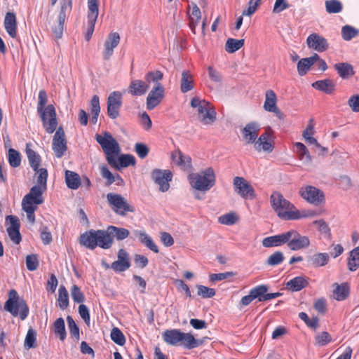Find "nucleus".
<instances>
[{
    "instance_id": "1",
    "label": "nucleus",
    "mask_w": 359,
    "mask_h": 359,
    "mask_svg": "<svg viewBox=\"0 0 359 359\" xmlns=\"http://www.w3.org/2000/svg\"><path fill=\"white\" fill-rule=\"evenodd\" d=\"M48 102V96L44 90L39 92L37 113L39 114L46 133L51 134L57 126V114L53 104L46 106Z\"/></svg>"
},
{
    "instance_id": "2",
    "label": "nucleus",
    "mask_w": 359,
    "mask_h": 359,
    "mask_svg": "<svg viewBox=\"0 0 359 359\" xmlns=\"http://www.w3.org/2000/svg\"><path fill=\"white\" fill-rule=\"evenodd\" d=\"M271 206L278 217L284 220L299 219V210L282 194L274 192L270 197Z\"/></svg>"
},
{
    "instance_id": "3",
    "label": "nucleus",
    "mask_w": 359,
    "mask_h": 359,
    "mask_svg": "<svg viewBox=\"0 0 359 359\" xmlns=\"http://www.w3.org/2000/svg\"><path fill=\"white\" fill-rule=\"evenodd\" d=\"M162 338L167 344L182 346L187 349H192L202 344L191 334L182 332L177 329L165 330L162 333Z\"/></svg>"
},
{
    "instance_id": "4",
    "label": "nucleus",
    "mask_w": 359,
    "mask_h": 359,
    "mask_svg": "<svg viewBox=\"0 0 359 359\" xmlns=\"http://www.w3.org/2000/svg\"><path fill=\"white\" fill-rule=\"evenodd\" d=\"M191 188L206 192L215 185L216 176L212 168L209 167L199 172H192L188 175Z\"/></svg>"
},
{
    "instance_id": "5",
    "label": "nucleus",
    "mask_w": 359,
    "mask_h": 359,
    "mask_svg": "<svg viewBox=\"0 0 359 359\" xmlns=\"http://www.w3.org/2000/svg\"><path fill=\"white\" fill-rule=\"evenodd\" d=\"M97 142L101 146L106 156V160L111 166H116V157L121 152V148L115 138L108 132L95 135Z\"/></svg>"
},
{
    "instance_id": "6",
    "label": "nucleus",
    "mask_w": 359,
    "mask_h": 359,
    "mask_svg": "<svg viewBox=\"0 0 359 359\" xmlns=\"http://www.w3.org/2000/svg\"><path fill=\"white\" fill-rule=\"evenodd\" d=\"M43 189L40 187H32L22 201V210L26 212L27 220L32 224L35 223L34 212L37 205L43 203Z\"/></svg>"
},
{
    "instance_id": "7",
    "label": "nucleus",
    "mask_w": 359,
    "mask_h": 359,
    "mask_svg": "<svg viewBox=\"0 0 359 359\" xmlns=\"http://www.w3.org/2000/svg\"><path fill=\"white\" fill-rule=\"evenodd\" d=\"M43 189L40 187H32L22 201V210L26 212L27 220L32 224L35 223L34 212L37 205L43 203Z\"/></svg>"
},
{
    "instance_id": "8",
    "label": "nucleus",
    "mask_w": 359,
    "mask_h": 359,
    "mask_svg": "<svg viewBox=\"0 0 359 359\" xmlns=\"http://www.w3.org/2000/svg\"><path fill=\"white\" fill-rule=\"evenodd\" d=\"M4 309L9 312L13 316H19L22 320H24L29 314V307L22 298H20L14 289L8 292V298L4 304Z\"/></svg>"
},
{
    "instance_id": "9",
    "label": "nucleus",
    "mask_w": 359,
    "mask_h": 359,
    "mask_svg": "<svg viewBox=\"0 0 359 359\" xmlns=\"http://www.w3.org/2000/svg\"><path fill=\"white\" fill-rule=\"evenodd\" d=\"M268 287L265 285H259L252 288L249 294L243 297L239 302L241 307L248 306L253 300L257 299L258 302H265L277 298L281 295L280 292L267 293Z\"/></svg>"
},
{
    "instance_id": "10",
    "label": "nucleus",
    "mask_w": 359,
    "mask_h": 359,
    "mask_svg": "<svg viewBox=\"0 0 359 359\" xmlns=\"http://www.w3.org/2000/svg\"><path fill=\"white\" fill-rule=\"evenodd\" d=\"M191 106L197 108L198 114L203 123L209 125L215 121L216 111L210 102L195 97L191 99Z\"/></svg>"
},
{
    "instance_id": "11",
    "label": "nucleus",
    "mask_w": 359,
    "mask_h": 359,
    "mask_svg": "<svg viewBox=\"0 0 359 359\" xmlns=\"http://www.w3.org/2000/svg\"><path fill=\"white\" fill-rule=\"evenodd\" d=\"M72 9V0H62L60 11L56 20H49L48 23L53 34L56 39H60L63 34L64 25L67 18V13H69Z\"/></svg>"
},
{
    "instance_id": "12",
    "label": "nucleus",
    "mask_w": 359,
    "mask_h": 359,
    "mask_svg": "<svg viewBox=\"0 0 359 359\" xmlns=\"http://www.w3.org/2000/svg\"><path fill=\"white\" fill-rule=\"evenodd\" d=\"M107 199L109 205L117 215L125 216L128 212H135V208L130 205L127 200L120 194L108 193Z\"/></svg>"
},
{
    "instance_id": "13",
    "label": "nucleus",
    "mask_w": 359,
    "mask_h": 359,
    "mask_svg": "<svg viewBox=\"0 0 359 359\" xmlns=\"http://www.w3.org/2000/svg\"><path fill=\"white\" fill-rule=\"evenodd\" d=\"M299 195L306 202L313 205H320L325 202V194L320 189L311 185L300 188Z\"/></svg>"
},
{
    "instance_id": "14",
    "label": "nucleus",
    "mask_w": 359,
    "mask_h": 359,
    "mask_svg": "<svg viewBox=\"0 0 359 359\" xmlns=\"http://www.w3.org/2000/svg\"><path fill=\"white\" fill-rule=\"evenodd\" d=\"M311 245L310 239L306 236L301 235L296 230L287 231V245L292 251L308 248Z\"/></svg>"
},
{
    "instance_id": "15",
    "label": "nucleus",
    "mask_w": 359,
    "mask_h": 359,
    "mask_svg": "<svg viewBox=\"0 0 359 359\" xmlns=\"http://www.w3.org/2000/svg\"><path fill=\"white\" fill-rule=\"evenodd\" d=\"M235 192L245 200L255 198V191L251 184L242 177H235L233 180Z\"/></svg>"
},
{
    "instance_id": "16",
    "label": "nucleus",
    "mask_w": 359,
    "mask_h": 359,
    "mask_svg": "<svg viewBox=\"0 0 359 359\" xmlns=\"http://www.w3.org/2000/svg\"><path fill=\"white\" fill-rule=\"evenodd\" d=\"M87 29L85 34L86 41H89L93 34L95 25L99 14L98 0H88Z\"/></svg>"
},
{
    "instance_id": "17",
    "label": "nucleus",
    "mask_w": 359,
    "mask_h": 359,
    "mask_svg": "<svg viewBox=\"0 0 359 359\" xmlns=\"http://www.w3.org/2000/svg\"><path fill=\"white\" fill-rule=\"evenodd\" d=\"M122 106V94L119 91H113L107 98V115L111 119L119 116Z\"/></svg>"
},
{
    "instance_id": "18",
    "label": "nucleus",
    "mask_w": 359,
    "mask_h": 359,
    "mask_svg": "<svg viewBox=\"0 0 359 359\" xmlns=\"http://www.w3.org/2000/svg\"><path fill=\"white\" fill-rule=\"evenodd\" d=\"M165 96V88L161 83H156L149 93L147 97V109L152 110L157 107Z\"/></svg>"
},
{
    "instance_id": "19",
    "label": "nucleus",
    "mask_w": 359,
    "mask_h": 359,
    "mask_svg": "<svg viewBox=\"0 0 359 359\" xmlns=\"http://www.w3.org/2000/svg\"><path fill=\"white\" fill-rule=\"evenodd\" d=\"M151 177L155 183L158 184L159 189L163 191H167L170 188L169 182L172 179V173L168 170H154L151 173Z\"/></svg>"
},
{
    "instance_id": "20",
    "label": "nucleus",
    "mask_w": 359,
    "mask_h": 359,
    "mask_svg": "<svg viewBox=\"0 0 359 359\" xmlns=\"http://www.w3.org/2000/svg\"><path fill=\"white\" fill-rule=\"evenodd\" d=\"M67 149V141L64 130L62 127H59L53 138V150L57 158H61L64 156Z\"/></svg>"
},
{
    "instance_id": "21",
    "label": "nucleus",
    "mask_w": 359,
    "mask_h": 359,
    "mask_svg": "<svg viewBox=\"0 0 359 359\" xmlns=\"http://www.w3.org/2000/svg\"><path fill=\"white\" fill-rule=\"evenodd\" d=\"M263 107L265 111L274 113L279 119H284L285 115L277 106V96L273 90L266 91Z\"/></svg>"
},
{
    "instance_id": "22",
    "label": "nucleus",
    "mask_w": 359,
    "mask_h": 359,
    "mask_svg": "<svg viewBox=\"0 0 359 359\" xmlns=\"http://www.w3.org/2000/svg\"><path fill=\"white\" fill-rule=\"evenodd\" d=\"M120 40V34L118 32H112L107 35L104 43V49L102 51L104 60H108L111 58L114 54V50L119 44Z\"/></svg>"
},
{
    "instance_id": "23",
    "label": "nucleus",
    "mask_w": 359,
    "mask_h": 359,
    "mask_svg": "<svg viewBox=\"0 0 359 359\" xmlns=\"http://www.w3.org/2000/svg\"><path fill=\"white\" fill-rule=\"evenodd\" d=\"M255 148L257 151H264L271 152L274 148L273 141L272 140V130L270 128L265 130L258 140L255 143Z\"/></svg>"
},
{
    "instance_id": "24",
    "label": "nucleus",
    "mask_w": 359,
    "mask_h": 359,
    "mask_svg": "<svg viewBox=\"0 0 359 359\" xmlns=\"http://www.w3.org/2000/svg\"><path fill=\"white\" fill-rule=\"evenodd\" d=\"M306 43L309 48L319 53L325 52L329 48L327 40L316 33H312L307 37Z\"/></svg>"
},
{
    "instance_id": "25",
    "label": "nucleus",
    "mask_w": 359,
    "mask_h": 359,
    "mask_svg": "<svg viewBox=\"0 0 359 359\" xmlns=\"http://www.w3.org/2000/svg\"><path fill=\"white\" fill-rule=\"evenodd\" d=\"M171 159L176 165L184 171L192 169L191 158L189 155L184 154L179 149L172 151Z\"/></svg>"
},
{
    "instance_id": "26",
    "label": "nucleus",
    "mask_w": 359,
    "mask_h": 359,
    "mask_svg": "<svg viewBox=\"0 0 359 359\" xmlns=\"http://www.w3.org/2000/svg\"><path fill=\"white\" fill-rule=\"evenodd\" d=\"M129 254L123 249H120L117 255V260L112 262L111 268L116 273L128 270L130 267Z\"/></svg>"
},
{
    "instance_id": "27",
    "label": "nucleus",
    "mask_w": 359,
    "mask_h": 359,
    "mask_svg": "<svg viewBox=\"0 0 359 359\" xmlns=\"http://www.w3.org/2000/svg\"><path fill=\"white\" fill-rule=\"evenodd\" d=\"M189 26L192 33L196 34V27L198 25L201 20V12L195 3H192L191 6H189Z\"/></svg>"
},
{
    "instance_id": "28",
    "label": "nucleus",
    "mask_w": 359,
    "mask_h": 359,
    "mask_svg": "<svg viewBox=\"0 0 359 359\" xmlns=\"http://www.w3.org/2000/svg\"><path fill=\"white\" fill-rule=\"evenodd\" d=\"M81 245L94 250L97 246V230H89L82 233L79 238Z\"/></svg>"
},
{
    "instance_id": "29",
    "label": "nucleus",
    "mask_w": 359,
    "mask_h": 359,
    "mask_svg": "<svg viewBox=\"0 0 359 359\" xmlns=\"http://www.w3.org/2000/svg\"><path fill=\"white\" fill-rule=\"evenodd\" d=\"M259 130V126L257 123L255 122L248 123L242 130L244 140L248 143H255Z\"/></svg>"
},
{
    "instance_id": "30",
    "label": "nucleus",
    "mask_w": 359,
    "mask_h": 359,
    "mask_svg": "<svg viewBox=\"0 0 359 359\" xmlns=\"http://www.w3.org/2000/svg\"><path fill=\"white\" fill-rule=\"evenodd\" d=\"M287 244V231L282 233L271 236L262 240V245L265 248L279 247Z\"/></svg>"
},
{
    "instance_id": "31",
    "label": "nucleus",
    "mask_w": 359,
    "mask_h": 359,
    "mask_svg": "<svg viewBox=\"0 0 359 359\" xmlns=\"http://www.w3.org/2000/svg\"><path fill=\"white\" fill-rule=\"evenodd\" d=\"M330 261V255L327 252H317L307 258L308 264L313 268L325 266Z\"/></svg>"
},
{
    "instance_id": "32",
    "label": "nucleus",
    "mask_w": 359,
    "mask_h": 359,
    "mask_svg": "<svg viewBox=\"0 0 359 359\" xmlns=\"http://www.w3.org/2000/svg\"><path fill=\"white\" fill-rule=\"evenodd\" d=\"M149 88V86L145 81L140 79L131 81L128 93L133 96H140L144 95Z\"/></svg>"
},
{
    "instance_id": "33",
    "label": "nucleus",
    "mask_w": 359,
    "mask_h": 359,
    "mask_svg": "<svg viewBox=\"0 0 359 359\" xmlns=\"http://www.w3.org/2000/svg\"><path fill=\"white\" fill-rule=\"evenodd\" d=\"M97 246L103 249H109L113 243V238L109 232V227L104 230H97Z\"/></svg>"
},
{
    "instance_id": "34",
    "label": "nucleus",
    "mask_w": 359,
    "mask_h": 359,
    "mask_svg": "<svg viewBox=\"0 0 359 359\" xmlns=\"http://www.w3.org/2000/svg\"><path fill=\"white\" fill-rule=\"evenodd\" d=\"M4 27L12 38H15L17 36V20L15 14L13 12H8L6 13L4 19Z\"/></svg>"
},
{
    "instance_id": "35",
    "label": "nucleus",
    "mask_w": 359,
    "mask_h": 359,
    "mask_svg": "<svg viewBox=\"0 0 359 359\" xmlns=\"http://www.w3.org/2000/svg\"><path fill=\"white\" fill-rule=\"evenodd\" d=\"M318 59V55L317 53H314L309 57L301 59L297 63V72L299 75L301 76H304Z\"/></svg>"
},
{
    "instance_id": "36",
    "label": "nucleus",
    "mask_w": 359,
    "mask_h": 359,
    "mask_svg": "<svg viewBox=\"0 0 359 359\" xmlns=\"http://www.w3.org/2000/svg\"><path fill=\"white\" fill-rule=\"evenodd\" d=\"M334 68L343 79H348L355 74L353 67L348 62L336 63Z\"/></svg>"
},
{
    "instance_id": "37",
    "label": "nucleus",
    "mask_w": 359,
    "mask_h": 359,
    "mask_svg": "<svg viewBox=\"0 0 359 359\" xmlns=\"http://www.w3.org/2000/svg\"><path fill=\"white\" fill-rule=\"evenodd\" d=\"M312 87L328 95L333 93L335 90V84L330 79L316 81L312 83Z\"/></svg>"
},
{
    "instance_id": "38",
    "label": "nucleus",
    "mask_w": 359,
    "mask_h": 359,
    "mask_svg": "<svg viewBox=\"0 0 359 359\" xmlns=\"http://www.w3.org/2000/svg\"><path fill=\"white\" fill-rule=\"evenodd\" d=\"M333 297L337 301H344L349 295V286L346 283L341 284L334 283L333 285Z\"/></svg>"
},
{
    "instance_id": "39",
    "label": "nucleus",
    "mask_w": 359,
    "mask_h": 359,
    "mask_svg": "<svg viewBox=\"0 0 359 359\" xmlns=\"http://www.w3.org/2000/svg\"><path fill=\"white\" fill-rule=\"evenodd\" d=\"M194 88V79L189 71H183L182 73L181 91L184 93L190 91Z\"/></svg>"
},
{
    "instance_id": "40",
    "label": "nucleus",
    "mask_w": 359,
    "mask_h": 359,
    "mask_svg": "<svg viewBox=\"0 0 359 359\" xmlns=\"http://www.w3.org/2000/svg\"><path fill=\"white\" fill-rule=\"evenodd\" d=\"M65 182L67 187L72 189H77L81 185L80 176L73 171L65 172Z\"/></svg>"
},
{
    "instance_id": "41",
    "label": "nucleus",
    "mask_w": 359,
    "mask_h": 359,
    "mask_svg": "<svg viewBox=\"0 0 359 359\" xmlns=\"http://www.w3.org/2000/svg\"><path fill=\"white\" fill-rule=\"evenodd\" d=\"M135 234L138 236L140 241L147 248L155 253L158 252V247L154 243L152 238L144 231H135Z\"/></svg>"
},
{
    "instance_id": "42",
    "label": "nucleus",
    "mask_w": 359,
    "mask_h": 359,
    "mask_svg": "<svg viewBox=\"0 0 359 359\" xmlns=\"http://www.w3.org/2000/svg\"><path fill=\"white\" fill-rule=\"evenodd\" d=\"M308 281L302 276L295 277L287 283V287L292 291H300L307 286Z\"/></svg>"
},
{
    "instance_id": "43",
    "label": "nucleus",
    "mask_w": 359,
    "mask_h": 359,
    "mask_svg": "<svg viewBox=\"0 0 359 359\" xmlns=\"http://www.w3.org/2000/svg\"><path fill=\"white\" fill-rule=\"evenodd\" d=\"M347 266L351 271H355L359 268V245L349 252Z\"/></svg>"
},
{
    "instance_id": "44",
    "label": "nucleus",
    "mask_w": 359,
    "mask_h": 359,
    "mask_svg": "<svg viewBox=\"0 0 359 359\" xmlns=\"http://www.w3.org/2000/svg\"><path fill=\"white\" fill-rule=\"evenodd\" d=\"M117 164L116 166H112L116 169H120V168H126L130 165H135L136 161L135 158L130 154H121L116 157Z\"/></svg>"
},
{
    "instance_id": "45",
    "label": "nucleus",
    "mask_w": 359,
    "mask_h": 359,
    "mask_svg": "<svg viewBox=\"0 0 359 359\" xmlns=\"http://www.w3.org/2000/svg\"><path fill=\"white\" fill-rule=\"evenodd\" d=\"M299 158L305 163H310L312 161L311 156L306 147L301 142L294 144Z\"/></svg>"
},
{
    "instance_id": "46",
    "label": "nucleus",
    "mask_w": 359,
    "mask_h": 359,
    "mask_svg": "<svg viewBox=\"0 0 359 359\" xmlns=\"http://www.w3.org/2000/svg\"><path fill=\"white\" fill-rule=\"evenodd\" d=\"M100 112V99L97 95H93L90 100V113L92 114L91 122L95 124L97 122Z\"/></svg>"
},
{
    "instance_id": "47",
    "label": "nucleus",
    "mask_w": 359,
    "mask_h": 359,
    "mask_svg": "<svg viewBox=\"0 0 359 359\" xmlns=\"http://www.w3.org/2000/svg\"><path fill=\"white\" fill-rule=\"evenodd\" d=\"M244 39H228L225 44V50L229 53H233L244 46Z\"/></svg>"
},
{
    "instance_id": "48",
    "label": "nucleus",
    "mask_w": 359,
    "mask_h": 359,
    "mask_svg": "<svg viewBox=\"0 0 359 359\" xmlns=\"http://www.w3.org/2000/svg\"><path fill=\"white\" fill-rule=\"evenodd\" d=\"M24 346L26 349L34 348L37 346L36 332L32 327H30L27 332Z\"/></svg>"
},
{
    "instance_id": "49",
    "label": "nucleus",
    "mask_w": 359,
    "mask_h": 359,
    "mask_svg": "<svg viewBox=\"0 0 359 359\" xmlns=\"http://www.w3.org/2000/svg\"><path fill=\"white\" fill-rule=\"evenodd\" d=\"M26 154L29 160L30 166L34 170H36L39 168L41 163V157L34 150L27 148Z\"/></svg>"
},
{
    "instance_id": "50",
    "label": "nucleus",
    "mask_w": 359,
    "mask_h": 359,
    "mask_svg": "<svg viewBox=\"0 0 359 359\" xmlns=\"http://www.w3.org/2000/svg\"><path fill=\"white\" fill-rule=\"evenodd\" d=\"M53 327L55 334L57 336H58L61 341H64L66 338V331L64 319L62 318H57L53 324Z\"/></svg>"
},
{
    "instance_id": "51",
    "label": "nucleus",
    "mask_w": 359,
    "mask_h": 359,
    "mask_svg": "<svg viewBox=\"0 0 359 359\" xmlns=\"http://www.w3.org/2000/svg\"><path fill=\"white\" fill-rule=\"evenodd\" d=\"M57 302L59 307L62 310L66 309L69 306L68 292L63 285L59 288Z\"/></svg>"
},
{
    "instance_id": "52",
    "label": "nucleus",
    "mask_w": 359,
    "mask_h": 359,
    "mask_svg": "<svg viewBox=\"0 0 359 359\" xmlns=\"http://www.w3.org/2000/svg\"><path fill=\"white\" fill-rule=\"evenodd\" d=\"M36 174L37 175V184L35 187H40L42 188L43 191L46 189L47 186V178H48V171L46 168H37L36 170H34Z\"/></svg>"
},
{
    "instance_id": "53",
    "label": "nucleus",
    "mask_w": 359,
    "mask_h": 359,
    "mask_svg": "<svg viewBox=\"0 0 359 359\" xmlns=\"http://www.w3.org/2000/svg\"><path fill=\"white\" fill-rule=\"evenodd\" d=\"M163 78V74L160 70L151 71L146 74L144 76L145 82L149 85L151 83L156 85V83H161L159 81Z\"/></svg>"
},
{
    "instance_id": "54",
    "label": "nucleus",
    "mask_w": 359,
    "mask_h": 359,
    "mask_svg": "<svg viewBox=\"0 0 359 359\" xmlns=\"http://www.w3.org/2000/svg\"><path fill=\"white\" fill-rule=\"evenodd\" d=\"M109 232L111 233L112 238L115 237L117 240L122 241L126 238L130 231L124 228L116 227L114 226H109Z\"/></svg>"
},
{
    "instance_id": "55",
    "label": "nucleus",
    "mask_w": 359,
    "mask_h": 359,
    "mask_svg": "<svg viewBox=\"0 0 359 359\" xmlns=\"http://www.w3.org/2000/svg\"><path fill=\"white\" fill-rule=\"evenodd\" d=\"M325 4L328 13H339L343 8L342 4L339 0H327Z\"/></svg>"
},
{
    "instance_id": "56",
    "label": "nucleus",
    "mask_w": 359,
    "mask_h": 359,
    "mask_svg": "<svg viewBox=\"0 0 359 359\" xmlns=\"http://www.w3.org/2000/svg\"><path fill=\"white\" fill-rule=\"evenodd\" d=\"M239 219L238 216L233 212L224 214L218 218V221L222 224L233 225Z\"/></svg>"
},
{
    "instance_id": "57",
    "label": "nucleus",
    "mask_w": 359,
    "mask_h": 359,
    "mask_svg": "<svg viewBox=\"0 0 359 359\" xmlns=\"http://www.w3.org/2000/svg\"><path fill=\"white\" fill-rule=\"evenodd\" d=\"M8 159L9 164L13 168H17L20 165L21 158L20 154L14 149H10L8 150Z\"/></svg>"
},
{
    "instance_id": "58",
    "label": "nucleus",
    "mask_w": 359,
    "mask_h": 359,
    "mask_svg": "<svg viewBox=\"0 0 359 359\" xmlns=\"http://www.w3.org/2000/svg\"><path fill=\"white\" fill-rule=\"evenodd\" d=\"M313 224L317 226L318 231L325 235L327 238L330 239L332 237L331 230L328 224L323 219L316 220L313 222Z\"/></svg>"
},
{
    "instance_id": "59",
    "label": "nucleus",
    "mask_w": 359,
    "mask_h": 359,
    "mask_svg": "<svg viewBox=\"0 0 359 359\" xmlns=\"http://www.w3.org/2000/svg\"><path fill=\"white\" fill-rule=\"evenodd\" d=\"M111 340L119 346H123L126 343V338L123 332L118 327H114L111 331Z\"/></svg>"
},
{
    "instance_id": "60",
    "label": "nucleus",
    "mask_w": 359,
    "mask_h": 359,
    "mask_svg": "<svg viewBox=\"0 0 359 359\" xmlns=\"http://www.w3.org/2000/svg\"><path fill=\"white\" fill-rule=\"evenodd\" d=\"M284 259L283 253L280 251H276L268 257L266 263L269 266H276L280 264Z\"/></svg>"
},
{
    "instance_id": "61",
    "label": "nucleus",
    "mask_w": 359,
    "mask_h": 359,
    "mask_svg": "<svg viewBox=\"0 0 359 359\" xmlns=\"http://www.w3.org/2000/svg\"><path fill=\"white\" fill-rule=\"evenodd\" d=\"M358 34V30L350 25H345L341 29V36L344 40L350 41Z\"/></svg>"
},
{
    "instance_id": "62",
    "label": "nucleus",
    "mask_w": 359,
    "mask_h": 359,
    "mask_svg": "<svg viewBox=\"0 0 359 359\" xmlns=\"http://www.w3.org/2000/svg\"><path fill=\"white\" fill-rule=\"evenodd\" d=\"M196 287L198 295L203 298H211L215 295V290L213 288H210L202 285H198Z\"/></svg>"
},
{
    "instance_id": "63",
    "label": "nucleus",
    "mask_w": 359,
    "mask_h": 359,
    "mask_svg": "<svg viewBox=\"0 0 359 359\" xmlns=\"http://www.w3.org/2000/svg\"><path fill=\"white\" fill-rule=\"evenodd\" d=\"M71 296L72 299L76 303H83L85 300V296L83 293L81 292L80 287L74 285L71 288Z\"/></svg>"
},
{
    "instance_id": "64",
    "label": "nucleus",
    "mask_w": 359,
    "mask_h": 359,
    "mask_svg": "<svg viewBox=\"0 0 359 359\" xmlns=\"http://www.w3.org/2000/svg\"><path fill=\"white\" fill-rule=\"evenodd\" d=\"M316 344L323 346L332 341V337L327 332H322L315 337Z\"/></svg>"
}]
</instances>
